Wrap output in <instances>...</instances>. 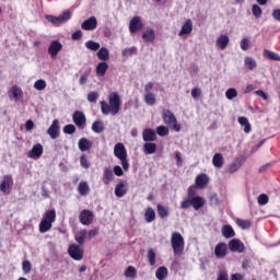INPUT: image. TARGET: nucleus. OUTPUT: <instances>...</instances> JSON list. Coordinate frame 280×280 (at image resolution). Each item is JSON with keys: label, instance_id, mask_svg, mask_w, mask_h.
<instances>
[{"label": "nucleus", "instance_id": "nucleus-1", "mask_svg": "<svg viewBox=\"0 0 280 280\" xmlns=\"http://www.w3.org/2000/svg\"><path fill=\"white\" fill-rule=\"evenodd\" d=\"M121 108V97L119 93L112 92L108 95V103L106 101L101 102V112L103 115H117Z\"/></svg>", "mask_w": 280, "mask_h": 280}, {"label": "nucleus", "instance_id": "nucleus-2", "mask_svg": "<svg viewBox=\"0 0 280 280\" xmlns=\"http://www.w3.org/2000/svg\"><path fill=\"white\" fill-rule=\"evenodd\" d=\"M205 198L200 196L187 197L180 202V209H189V207H192L195 211H199V209L205 207Z\"/></svg>", "mask_w": 280, "mask_h": 280}, {"label": "nucleus", "instance_id": "nucleus-3", "mask_svg": "<svg viewBox=\"0 0 280 280\" xmlns=\"http://www.w3.org/2000/svg\"><path fill=\"white\" fill-rule=\"evenodd\" d=\"M171 245L173 248L174 255H180L185 250V238L180 232H175L171 237Z\"/></svg>", "mask_w": 280, "mask_h": 280}, {"label": "nucleus", "instance_id": "nucleus-4", "mask_svg": "<svg viewBox=\"0 0 280 280\" xmlns=\"http://www.w3.org/2000/svg\"><path fill=\"white\" fill-rule=\"evenodd\" d=\"M162 119L166 126H171L175 132H180V125H178V120L176 116L170 109H164L162 112Z\"/></svg>", "mask_w": 280, "mask_h": 280}, {"label": "nucleus", "instance_id": "nucleus-5", "mask_svg": "<svg viewBox=\"0 0 280 280\" xmlns=\"http://www.w3.org/2000/svg\"><path fill=\"white\" fill-rule=\"evenodd\" d=\"M71 19V11L66 10L62 14L56 16V15H46V20L49 21L52 25H56V27H60V25L67 23Z\"/></svg>", "mask_w": 280, "mask_h": 280}, {"label": "nucleus", "instance_id": "nucleus-6", "mask_svg": "<svg viewBox=\"0 0 280 280\" xmlns=\"http://www.w3.org/2000/svg\"><path fill=\"white\" fill-rule=\"evenodd\" d=\"M68 254L70 255L71 259H74V261H82L84 258V250H82L78 244L70 245L68 248Z\"/></svg>", "mask_w": 280, "mask_h": 280}, {"label": "nucleus", "instance_id": "nucleus-7", "mask_svg": "<svg viewBox=\"0 0 280 280\" xmlns=\"http://www.w3.org/2000/svg\"><path fill=\"white\" fill-rule=\"evenodd\" d=\"M95 218V214H93V211L84 209L79 214V221L83 226H89L90 224H93V220Z\"/></svg>", "mask_w": 280, "mask_h": 280}, {"label": "nucleus", "instance_id": "nucleus-8", "mask_svg": "<svg viewBox=\"0 0 280 280\" xmlns=\"http://www.w3.org/2000/svg\"><path fill=\"white\" fill-rule=\"evenodd\" d=\"M46 132L50 137V139H58L60 137V120H52V124Z\"/></svg>", "mask_w": 280, "mask_h": 280}, {"label": "nucleus", "instance_id": "nucleus-9", "mask_svg": "<svg viewBox=\"0 0 280 280\" xmlns=\"http://www.w3.org/2000/svg\"><path fill=\"white\" fill-rule=\"evenodd\" d=\"M229 246V250H231V253H244L245 250V246L244 243L242 241H240V238H233L229 242L228 244Z\"/></svg>", "mask_w": 280, "mask_h": 280}, {"label": "nucleus", "instance_id": "nucleus-10", "mask_svg": "<svg viewBox=\"0 0 280 280\" xmlns=\"http://www.w3.org/2000/svg\"><path fill=\"white\" fill-rule=\"evenodd\" d=\"M81 30L85 32H93V30H97V18L94 15L90 16L81 24Z\"/></svg>", "mask_w": 280, "mask_h": 280}, {"label": "nucleus", "instance_id": "nucleus-11", "mask_svg": "<svg viewBox=\"0 0 280 280\" xmlns=\"http://www.w3.org/2000/svg\"><path fill=\"white\" fill-rule=\"evenodd\" d=\"M72 120L78 128H84L86 126V116L80 110L73 113Z\"/></svg>", "mask_w": 280, "mask_h": 280}, {"label": "nucleus", "instance_id": "nucleus-12", "mask_svg": "<svg viewBox=\"0 0 280 280\" xmlns=\"http://www.w3.org/2000/svg\"><path fill=\"white\" fill-rule=\"evenodd\" d=\"M14 185V179H12V175H5L0 184V191L2 194H10V187Z\"/></svg>", "mask_w": 280, "mask_h": 280}, {"label": "nucleus", "instance_id": "nucleus-13", "mask_svg": "<svg viewBox=\"0 0 280 280\" xmlns=\"http://www.w3.org/2000/svg\"><path fill=\"white\" fill-rule=\"evenodd\" d=\"M143 27V22H141V18L139 16H133L130 22H129V32L131 34H137L139 30H142Z\"/></svg>", "mask_w": 280, "mask_h": 280}, {"label": "nucleus", "instance_id": "nucleus-14", "mask_svg": "<svg viewBox=\"0 0 280 280\" xmlns=\"http://www.w3.org/2000/svg\"><path fill=\"white\" fill-rule=\"evenodd\" d=\"M114 154L117 159H119V161L128 159V152L126 151V147L121 142L116 143V145L114 147Z\"/></svg>", "mask_w": 280, "mask_h": 280}, {"label": "nucleus", "instance_id": "nucleus-15", "mask_svg": "<svg viewBox=\"0 0 280 280\" xmlns=\"http://www.w3.org/2000/svg\"><path fill=\"white\" fill-rule=\"evenodd\" d=\"M28 159H34L35 161L43 156V144H34L33 148L27 153Z\"/></svg>", "mask_w": 280, "mask_h": 280}, {"label": "nucleus", "instance_id": "nucleus-16", "mask_svg": "<svg viewBox=\"0 0 280 280\" xmlns=\"http://www.w3.org/2000/svg\"><path fill=\"white\" fill-rule=\"evenodd\" d=\"M62 51V44L58 40H52L48 47V54L51 58H56Z\"/></svg>", "mask_w": 280, "mask_h": 280}, {"label": "nucleus", "instance_id": "nucleus-17", "mask_svg": "<svg viewBox=\"0 0 280 280\" xmlns=\"http://www.w3.org/2000/svg\"><path fill=\"white\" fill-rule=\"evenodd\" d=\"M228 250L229 247L226 246V243H219L214 247V255L218 259H224V257H226Z\"/></svg>", "mask_w": 280, "mask_h": 280}, {"label": "nucleus", "instance_id": "nucleus-18", "mask_svg": "<svg viewBox=\"0 0 280 280\" xmlns=\"http://www.w3.org/2000/svg\"><path fill=\"white\" fill-rule=\"evenodd\" d=\"M9 97L10 100L19 102V100L23 98V90H21V88H19L18 85H13L9 91Z\"/></svg>", "mask_w": 280, "mask_h": 280}, {"label": "nucleus", "instance_id": "nucleus-19", "mask_svg": "<svg viewBox=\"0 0 280 280\" xmlns=\"http://www.w3.org/2000/svg\"><path fill=\"white\" fill-rule=\"evenodd\" d=\"M78 148L81 152H89L93 148V141L88 138H81L78 142Z\"/></svg>", "mask_w": 280, "mask_h": 280}, {"label": "nucleus", "instance_id": "nucleus-20", "mask_svg": "<svg viewBox=\"0 0 280 280\" xmlns=\"http://www.w3.org/2000/svg\"><path fill=\"white\" fill-rule=\"evenodd\" d=\"M142 139L145 141V143H150L152 141H156V131L153 129H144L142 132Z\"/></svg>", "mask_w": 280, "mask_h": 280}, {"label": "nucleus", "instance_id": "nucleus-21", "mask_svg": "<svg viewBox=\"0 0 280 280\" xmlns=\"http://www.w3.org/2000/svg\"><path fill=\"white\" fill-rule=\"evenodd\" d=\"M195 183L199 189H205V187L209 185V176L207 174H199L196 177Z\"/></svg>", "mask_w": 280, "mask_h": 280}, {"label": "nucleus", "instance_id": "nucleus-22", "mask_svg": "<svg viewBox=\"0 0 280 280\" xmlns=\"http://www.w3.org/2000/svg\"><path fill=\"white\" fill-rule=\"evenodd\" d=\"M230 42H231V39L229 38L228 35H221L217 38V47H219V49H221V51H224V49H226V47H229Z\"/></svg>", "mask_w": 280, "mask_h": 280}, {"label": "nucleus", "instance_id": "nucleus-23", "mask_svg": "<svg viewBox=\"0 0 280 280\" xmlns=\"http://www.w3.org/2000/svg\"><path fill=\"white\" fill-rule=\"evenodd\" d=\"M242 165H244V158H236L229 167V174H235V172H237Z\"/></svg>", "mask_w": 280, "mask_h": 280}, {"label": "nucleus", "instance_id": "nucleus-24", "mask_svg": "<svg viewBox=\"0 0 280 280\" xmlns=\"http://www.w3.org/2000/svg\"><path fill=\"white\" fill-rule=\"evenodd\" d=\"M194 32V23L191 20H187L183 26L182 30L178 33V36H185V34H191Z\"/></svg>", "mask_w": 280, "mask_h": 280}, {"label": "nucleus", "instance_id": "nucleus-25", "mask_svg": "<svg viewBox=\"0 0 280 280\" xmlns=\"http://www.w3.org/2000/svg\"><path fill=\"white\" fill-rule=\"evenodd\" d=\"M96 56L98 60H102V62H106V60H110V51L106 47H102L96 52Z\"/></svg>", "mask_w": 280, "mask_h": 280}, {"label": "nucleus", "instance_id": "nucleus-26", "mask_svg": "<svg viewBox=\"0 0 280 280\" xmlns=\"http://www.w3.org/2000/svg\"><path fill=\"white\" fill-rule=\"evenodd\" d=\"M221 233L225 240H231V237H235V230L231 225H223L221 229Z\"/></svg>", "mask_w": 280, "mask_h": 280}, {"label": "nucleus", "instance_id": "nucleus-27", "mask_svg": "<svg viewBox=\"0 0 280 280\" xmlns=\"http://www.w3.org/2000/svg\"><path fill=\"white\" fill-rule=\"evenodd\" d=\"M115 174H113V170L105 167L103 173V183L105 185H110V182L114 180Z\"/></svg>", "mask_w": 280, "mask_h": 280}, {"label": "nucleus", "instance_id": "nucleus-28", "mask_svg": "<svg viewBox=\"0 0 280 280\" xmlns=\"http://www.w3.org/2000/svg\"><path fill=\"white\" fill-rule=\"evenodd\" d=\"M142 38L143 40H145L147 43H154L155 38H156V33L154 32V30L149 28L143 34H142Z\"/></svg>", "mask_w": 280, "mask_h": 280}, {"label": "nucleus", "instance_id": "nucleus-29", "mask_svg": "<svg viewBox=\"0 0 280 280\" xmlns=\"http://www.w3.org/2000/svg\"><path fill=\"white\" fill-rule=\"evenodd\" d=\"M96 75L103 77L106 75V72L108 71V63L106 61H102L96 66Z\"/></svg>", "mask_w": 280, "mask_h": 280}, {"label": "nucleus", "instance_id": "nucleus-30", "mask_svg": "<svg viewBox=\"0 0 280 280\" xmlns=\"http://www.w3.org/2000/svg\"><path fill=\"white\" fill-rule=\"evenodd\" d=\"M126 185H124V182H120L115 187V196L117 198H124V195L127 194Z\"/></svg>", "mask_w": 280, "mask_h": 280}, {"label": "nucleus", "instance_id": "nucleus-31", "mask_svg": "<svg viewBox=\"0 0 280 280\" xmlns=\"http://www.w3.org/2000/svg\"><path fill=\"white\" fill-rule=\"evenodd\" d=\"M90 191H91V188L89 187V183L80 182L78 186V192L80 194V196H89Z\"/></svg>", "mask_w": 280, "mask_h": 280}, {"label": "nucleus", "instance_id": "nucleus-32", "mask_svg": "<svg viewBox=\"0 0 280 280\" xmlns=\"http://www.w3.org/2000/svg\"><path fill=\"white\" fill-rule=\"evenodd\" d=\"M144 220L148 223L154 222L156 220V212H154L153 208H148L144 212Z\"/></svg>", "mask_w": 280, "mask_h": 280}, {"label": "nucleus", "instance_id": "nucleus-33", "mask_svg": "<svg viewBox=\"0 0 280 280\" xmlns=\"http://www.w3.org/2000/svg\"><path fill=\"white\" fill-rule=\"evenodd\" d=\"M154 152H156V143L145 142L143 144V153L144 154H154Z\"/></svg>", "mask_w": 280, "mask_h": 280}, {"label": "nucleus", "instance_id": "nucleus-34", "mask_svg": "<svg viewBox=\"0 0 280 280\" xmlns=\"http://www.w3.org/2000/svg\"><path fill=\"white\" fill-rule=\"evenodd\" d=\"M244 65L249 71H255V69H257V61L253 57H245Z\"/></svg>", "mask_w": 280, "mask_h": 280}, {"label": "nucleus", "instance_id": "nucleus-35", "mask_svg": "<svg viewBox=\"0 0 280 280\" xmlns=\"http://www.w3.org/2000/svg\"><path fill=\"white\" fill-rule=\"evenodd\" d=\"M88 233L89 232L86 230H81L74 235V240L80 244V246L84 244V240H86Z\"/></svg>", "mask_w": 280, "mask_h": 280}, {"label": "nucleus", "instance_id": "nucleus-36", "mask_svg": "<svg viewBox=\"0 0 280 280\" xmlns=\"http://www.w3.org/2000/svg\"><path fill=\"white\" fill-rule=\"evenodd\" d=\"M212 164L214 165V167H222V165H224V158L222 156L221 153H215L212 158Z\"/></svg>", "mask_w": 280, "mask_h": 280}, {"label": "nucleus", "instance_id": "nucleus-37", "mask_svg": "<svg viewBox=\"0 0 280 280\" xmlns=\"http://www.w3.org/2000/svg\"><path fill=\"white\" fill-rule=\"evenodd\" d=\"M51 222L42 219L39 223V233H47L48 231H51Z\"/></svg>", "mask_w": 280, "mask_h": 280}, {"label": "nucleus", "instance_id": "nucleus-38", "mask_svg": "<svg viewBox=\"0 0 280 280\" xmlns=\"http://www.w3.org/2000/svg\"><path fill=\"white\" fill-rule=\"evenodd\" d=\"M238 124H240L241 126H245V127H244V132H245L246 135H248V132H250L252 127H250V122H248V118H246V117H244V116L238 117Z\"/></svg>", "mask_w": 280, "mask_h": 280}, {"label": "nucleus", "instance_id": "nucleus-39", "mask_svg": "<svg viewBox=\"0 0 280 280\" xmlns=\"http://www.w3.org/2000/svg\"><path fill=\"white\" fill-rule=\"evenodd\" d=\"M43 220H46V222H50L51 224H54V222H56V210H47Z\"/></svg>", "mask_w": 280, "mask_h": 280}, {"label": "nucleus", "instance_id": "nucleus-40", "mask_svg": "<svg viewBox=\"0 0 280 280\" xmlns=\"http://www.w3.org/2000/svg\"><path fill=\"white\" fill-rule=\"evenodd\" d=\"M92 130L96 135H102V131L104 130V122L102 120H96L92 124Z\"/></svg>", "mask_w": 280, "mask_h": 280}, {"label": "nucleus", "instance_id": "nucleus-41", "mask_svg": "<svg viewBox=\"0 0 280 280\" xmlns=\"http://www.w3.org/2000/svg\"><path fill=\"white\" fill-rule=\"evenodd\" d=\"M85 47L86 49H90V51H98L102 45L93 39H90L85 43Z\"/></svg>", "mask_w": 280, "mask_h": 280}, {"label": "nucleus", "instance_id": "nucleus-42", "mask_svg": "<svg viewBox=\"0 0 280 280\" xmlns=\"http://www.w3.org/2000/svg\"><path fill=\"white\" fill-rule=\"evenodd\" d=\"M155 277L158 280H165V277H167V267H159L155 271Z\"/></svg>", "mask_w": 280, "mask_h": 280}, {"label": "nucleus", "instance_id": "nucleus-43", "mask_svg": "<svg viewBox=\"0 0 280 280\" xmlns=\"http://www.w3.org/2000/svg\"><path fill=\"white\" fill-rule=\"evenodd\" d=\"M158 214L163 220V219L167 218V215H170V210H167V208H165L163 205L159 203L158 205Z\"/></svg>", "mask_w": 280, "mask_h": 280}, {"label": "nucleus", "instance_id": "nucleus-44", "mask_svg": "<svg viewBox=\"0 0 280 280\" xmlns=\"http://www.w3.org/2000/svg\"><path fill=\"white\" fill-rule=\"evenodd\" d=\"M147 257H148V261H149L150 266H155V264H156V253L154 252L153 248H150L148 250Z\"/></svg>", "mask_w": 280, "mask_h": 280}, {"label": "nucleus", "instance_id": "nucleus-45", "mask_svg": "<svg viewBox=\"0 0 280 280\" xmlns=\"http://www.w3.org/2000/svg\"><path fill=\"white\" fill-rule=\"evenodd\" d=\"M264 54H265L266 58H268L269 60H276V61L280 62L279 54L268 50V49H265Z\"/></svg>", "mask_w": 280, "mask_h": 280}, {"label": "nucleus", "instance_id": "nucleus-46", "mask_svg": "<svg viewBox=\"0 0 280 280\" xmlns=\"http://www.w3.org/2000/svg\"><path fill=\"white\" fill-rule=\"evenodd\" d=\"M144 102L148 106H154L156 104V96L153 93H147L144 95Z\"/></svg>", "mask_w": 280, "mask_h": 280}, {"label": "nucleus", "instance_id": "nucleus-47", "mask_svg": "<svg viewBox=\"0 0 280 280\" xmlns=\"http://www.w3.org/2000/svg\"><path fill=\"white\" fill-rule=\"evenodd\" d=\"M125 277H127V279H135L137 278V269L132 266H129L126 270H125Z\"/></svg>", "mask_w": 280, "mask_h": 280}, {"label": "nucleus", "instance_id": "nucleus-48", "mask_svg": "<svg viewBox=\"0 0 280 280\" xmlns=\"http://www.w3.org/2000/svg\"><path fill=\"white\" fill-rule=\"evenodd\" d=\"M34 89H36V91H45V89H47V82L43 79H39L35 81Z\"/></svg>", "mask_w": 280, "mask_h": 280}, {"label": "nucleus", "instance_id": "nucleus-49", "mask_svg": "<svg viewBox=\"0 0 280 280\" xmlns=\"http://www.w3.org/2000/svg\"><path fill=\"white\" fill-rule=\"evenodd\" d=\"M226 100H235L237 97V90L234 88H230L225 92Z\"/></svg>", "mask_w": 280, "mask_h": 280}, {"label": "nucleus", "instance_id": "nucleus-50", "mask_svg": "<svg viewBox=\"0 0 280 280\" xmlns=\"http://www.w3.org/2000/svg\"><path fill=\"white\" fill-rule=\"evenodd\" d=\"M156 135H159V137H167V135H170V128L165 126H159L156 128Z\"/></svg>", "mask_w": 280, "mask_h": 280}, {"label": "nucleus", "instance_id": "nucleus-51", "mask_svg": "<svg viewBox=\"0 0 280 280\" xmlns=\"http://www.w3.org/2000/svg\"><path fill=\"white\" fill-rule=\"evenodd\" d=\"M252 12L255 19H261V14H262L261 7H259L258 4H253Z\"/></svg>", "mask_w": 280, "mask_h": 280}, {"label": "nucleus", "instance_id": "nucleus-52", "mask_svg": "<svg viewBox=\"0 0 280 280\" xmlns=\"http://www.w3.org/2000/svg\"><path fill=\"white\" fill-rule=\"evenodd\" d=\"M80 165L84 167V170H89L91 167V163H89V159H86V154H82L80 156Z\"/></svg>", "mask_w": 280, "mask_h": 280}, {"label": "nucleus", "instance_id": "nucleus-53", "mask_svg": "<svg viewBox=\"0 0 280 280\" xmlns=\"http://www.w3.org/2000/svg\"><path fill=\"white\" fill-rule=\"evenodd\" d=\"M89 75H91V71L84 72L83 74H81L80 79H79V84L81 86H85V84L89 82Z\"/></svg>", "mask_w": 280, "mask_h": 280}, {"label": "nucleus", "instance_id": "nucleus-54", "mask_svg": "<svg viewBox=\"0 0 280 280\" xmlns=\"http://www.w3.org/2000/svg\"><path fill=\"white\" fill-rule=\"evenodd\" d=\"M22 270L25 275H30V272H32V262H30V260H24L22 262Z\"/></svg>", "mask_w": 280, "mask_h": 280}, {"label": "nucleus", "instance_id": "nucleus-55", "mask_svg": "<svg viewBox=\"0 0 280 280\" xmlns=\"http://www.w3.org/2000/svg\"><path fill=\"white\" fill-rule=\"evenodd\" d=\"M236 223L241 229H250V221L249 220H243V219H237Z\"/></svg>", "mask_w": 280, "mask_h": 280}, {"label": "nucleus", "instance_id": "nucleus-56", "mask_svg": "<svg viewBox=\"0 0 280 280\" xmlns=\"http://www.w3.org/2000/svg\"><path fill=\"white\" fill-rule=\"evenodd\" d=\"M135 54H137V48L136 47L125 48L122 50V56H125L126 58H128L130 56H135Z\"/></svg>", "mask_w": 280, "mask_h": 280}, {"label": "nucleus", "instance_id": "nucleus-57", "mask_svg": "<svg viewBox=\"0 0 280 280\" xmlns=\"http://www.w3.org/2000/svg\"><path fill=\"white\" fill-rule=\"evenodd\" d=\"M98 98H100V93H97V92H90L88 94V102H90L92 104L97 102Z\"/></svg>", "mask_w": 280, "mask_h": 280}, {"label": "nucleus", "instance_id": "nucleus-58", "mask_svg": "<svg viewBox=\"0 0 280 280\" xmlns=\"http://www.w3.org/2000/svg\"><path fill=\"white\" fill-rule=\"evenodd\" d=\"M65 135H73L75 132V125L70 124L63 127Z\"/></svg>", "mask_w": 280, "mask_h": 280}, {"label": "nucleus", "instance_id": "nucleus-59", "mask_svg": "<svg viewBox=\"0 0 280 280\" xmlns=\"http://www.w3.org/2000/svg\"><path fill=\"white\" fill-rule=\"evenodd\" d=\"M240 45L243 51H248V48L250 47V40H248V38L245 37L241 40Z\"/></svg>", "mask_w": 280, "mask_h": 280}, {"label": "nucleus", "instance_id": "nucleus-60", "mask_svg": "<svg viewBox=\"0 0 280 280\" xmlns=\"http://www.w3.org/2000/svg\"><path fill=\"white\" fill-rule=\"evenodd\" d=\"M268 200L269 198H268V195L266 194H261L258 196V205H261V206L268 205Z\"/></svg>", "mask_w": 280, "mask_h": 280}, {"label": "nucleus", "instance_id": "nucleus-61", "mask_svg": "<svg viewBox=\"0 0 280 280\" xmlns=\"http://www.w3.org/2000/svg\"><path fill=\"white\" fill-rule=\"evenodd\" d=\"M82 31L78 30L71 35L72 40H81L82 39Z\"/></svg>", "mask_w": 280, "mask_h": 280}, {"label": "nucleus", "instance_id": "nucleus-62", "mask_svg": "<svg viewBox=\"0 0 280 280\" xmlns=\"http://www.w3.org/2000/svg\"><path fill=\"white\" fill-rule=\"evenodd\" d=\"M114 174L115 176H124V170L121 168V166L119 165L114 166Z\"/></svg>", "mask_w": 280, "mask_h": 280}, {"label": "nucleus", "instance_id": "nucleus-63", "mask_svg": "<svg viewBox=\"0 0 280 280\" xmlns=\"http://www.w3.org/2000/svg\"><path fill=\"white\" fill-rule=\"evenodd\" d=\"M217 280H229V273L226 271H220Z\"/></svg>", "mask_w": 280, "mask_h": 280}, {"label": "nucleus", "instance_id": "nucleus-64", "mask_svg": "<svg viewBox=\"0 0 280 280\" xmlns=\"http://www.w3.org/2000/svg\"><path fill=\"white\" fill-rule=\"evenodd\" d=\"M272 18L275 19V21H279L280 22V9H275L272 11Z\"/></svg>", "mask_w": 280, "mask_h": 280}]
</instances>
